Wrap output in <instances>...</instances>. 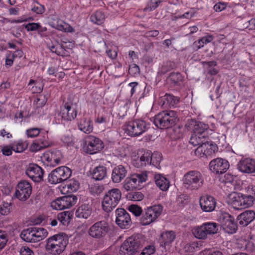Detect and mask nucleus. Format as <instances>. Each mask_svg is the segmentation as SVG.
<instances>
[{
	"label": "nucleus",
	"instance_id": "nucleus-48",
	"mask_svg": "<svg viewBox=\"0 0 255 255\" xmlns=\"http://www.w3.org/2000/svg\"><path fill=\"white\" fill-rule=\"evenodd\" d=\"M163 1V0H150L147 6L144 8V11H151L155 9Z\"/></svg>",
	"mask_w": 255,
	"mask_h": 255
},
{
	"label": "nucleus",
	"instance_id": "nucleus-22",
	"mask_svg": "<svg viewBox=\"0 0 255 255\" xmlns=\"http://www.w3.org/2000/svg\"><path fill=\"white\" fill-rule=\"evenodd\" d=\"M187 128H189L194 133L208 136L209 130V126L202 122L192 120L190 122L186 125Z\"/></svg>",
	"mask_w": 255,
	"mask_h": 255
},
{
	"label": "nucleus",
	"instance_id": "nucleus-36",
	"mask_svg": "<svg viewBox=\"0 0 255 255\" xmlns=\"http://www.w3.org/2000/svg\"><path fill=\"white\" fill-rule=\"evenodd\" d=\"M72 214L69 211H64L57 215V220L64 226H67L72 219Z\"/></svg>",
	"mask_w": 255,
	"mask_h": 255
},
{
	"label": "nucleus",
	"instance_id": "nucleus-17",
	"mask_svg": "<svg viewBox=\"0 0 255 255\" xmlns=\"http://www.w3.org/2000/svg\"><path fill=\"white\" fill-rule=\"evenodd\" d=\"M31 185L26 181H22L17 184L15 194L20 200L25 201L31 194Z\"/></svg>",
	"mask_w": 255,
	"mask_h": 255
},
{
	"label": "nucleus",
	"instance_id": "nucleus-60",
	"mask_svg": "<svg viewBox=\"0 0 255 255\" xmlns=\"http://www.w3.org/2000/svg\"><path fill=\"white\" fill-rule=\"evenodd\" d=\"M128 71L129 73L132 75H134L140 73L139 67L135 64H133L129 66Z\"/></svg>",
	"mask_w": 255,
	"mask_h": 255
},
{
	"label": "nucleus",
	"instance_id": "nucleus-27",
	"mask_svg": "<svg viewBox=\"0 0 255 255\" xmlns=\"http://www.w3.org/2000/svg\"><path fill=\"white\" fill-rule=\"evenodd\" d=\"M127 174V170L123 165H119L113 169L112 180L114 183H118L123 180Z\"/></svg>",
	"mask_w": 255,
	"mask_h": 255
},
{
	"label": "nucleus",
	"instance_id": "nucleus-26",
	"mask_svg": "<svg viewBox=\"0 0 255 255\" xmlns=\"http://www.w3.org/2000/svg\"><path fill=\"white\" fill-rule=\"evenodd\" d=\"M243 197L241 193L233 192L228 196V203L235 209L241 210L244 208Z\"/></svg>",
	"mask_w": 255,
	"mask_h": 255
},
{
	"label": "nucleus",
	"instance_id": "nucleus-6",
	"mask_svg": "<svg viewBox=\"0 0 255 255\" xmlns=\"http://www.w3.org/2000/svg\"><path fill=\"white\" fill-rule=\"evenodd\" d=\"M148 124L142 120L136 119L127 123L125 132L128 135L135 137L141 135L148 128Z\"/></svg>",
	"mask_w": 255,
	"mask_h": 255
},
{
	"label": "nucleus",
	"instance_id": "nucleus-49",
	"mask_svg": "<svg viewBox=\"0 0 255 255\" xmlns=\"http://www.w3.org/2000/svg\"><path fill=\"white\" fill-rule=\"evenodd\" d=\"M243 196L242 202L244 208L249 207L253 205L255 198L253 196L243 194Z\"/></svg>",
	"mask_w": 255,
	"mask_h": 255
},
{
	"label": "nucleus",
	"instance_id": "nucleus-39",
	"mask_svg": "<svg viewBox=\"0 0 255 255\" xmlns=\"http://www.w3.org/2000/svg\"><path fill=\"white\" fill-rule=\"evenodd\" d=\"M193 234L196 238L199 239H205L208 235L206 229L203 224L195 228L193 231Z\"/></svg>",
	"mask_w": 255,
	"mask_h": 255
},
{
	"label": "nucleus",
	"instance_id": "nucleus-43",
	"mask_svg": "<svg viewBox=\"0 0 255 255\" xmlns=\"http://www.w3.org/2000/svg\"><path fill=\"white\" fill-rule=\"evenodd\" d=\"M162 154L158 152H154L152 153V160L151 161V165L155 166L157 168H160V163L161 160Z\"/></svg>",
	"mask_w": 255,
	"mask_h": 255
},
{
	"label": "nucleus",
	"instance_id": "nucleus-62",
	"mask_svg": "<svg viewBox=\"0 0 255 255\" xmlns=\"http://www.w3.org/2000/svg\"><path fill=\"white\" fill-rule=\"evenodd\" d=\"M43 149L37 140L35 141L30 146V150L36 152Z\"/></svg>",
	"mask_w": 255,
	"mask_h": 255
},
{
	"label": "nucleus",
	"instance_id": "nucleus-41",
	"mask_svg": "<svg viewBox=\"0 0 255 255\" xmlns=\"http://www.w3.org/2000/svg\"><path fill=\"white\" fill-rule=\"evenodd\" d=\"M32 228L34 232V234L36 237L37 242L41 241L47 237L48 232L46 229L43 228Z\"/></svg>",
	"mask_w": 255,
	"mask_h": 255
},
{
	"label": "nucleus",
	"instance_id": "nucleus-15",
	"mask_svg": "<svg viewBox=\"0 0 255 255\" xmlns=\"http://www.w3.org/2000/svg\"><path fill=\"white\" fill-rule=\"evenodd\" d=\"M116 223L122 229H128L131 224L129 214L123 208L116 210Z\"/></svg>",
	"mask_w": 255,
	"mask_h": 255
},
{
	"label": "nucleus",
	"instance_id": "nucleus-37",
	"mask_svg": "<svg viewBox=\"0 0 255 255\" xmlns=\"http://www.w3.org/2000/svg\"><path fill=\"white\" fill-rule=\"evenodd\" d=\"M105 19V16L104 12L100 10L96 11L90 16L91 21L97 25H100L103 23Z\"/></svg>",
	"mask_w": 255,
	"mask_h": 255
},
{
	"label": "nucleus",
	"instance_id": "nucleus-63",
	"mask_svg": "<svg viewBox=\"0 0 255 255\" xmlns=\"http://www.w3.org/2000/svg\"><path fill=\"white\" fill-rule=\"evenodd\" d=\"M13 147L8 146H5L1 149V152L4 155L9 156L12 154Z\"/></svg>",
	"mask_w": 255,
	"mask_h": 255
},
{
	"label": "nucleus",
	"instance_id": "nucleus-9",
	"mask_svg": "<svg viewBox=\"0 0 255 255\" xmlns=\"http://www.w3.org/2000/svg\"><path fill=\"white\" fill-rule=\"evenodd\" d=\"M109 230L108 224L105 221H100L94 223L88 230L89 235L96 239H102L106 236Z\"/></svg>",
	"mask_w": 255,
	"mask_h": 255
},
{
	"label": "nucleus",
	"instance_id": "nucleus-50",
	"mask_svg": "<svg viewBox=\"0 0 255 255\" xmlns=\"http://www.w3.org/2000/svg\"><path fill=\"white\" fill-rule=\"evenodd\" d=\"M169 79L174 84L177 85L179 82L182 81L183 78L179 72H172L170 74Z\"/></svg>",
	"mask_w": 255,
	"mask_h": 255
},
{
	"label": "nucleus",
	"instance_id": "nucleus-14",
	"mask_svg": "<svg viewBox=\"0 0 255 255\" xmlns=\"http://www.w3.org/2000/svg\"><path fill=\"white\" fill-rule=\"evenodd\" d=\"M229 162L222 158H217L211 160L209 164L211 171L216 174H222L229 168Z\"/></svg>",
	"mask_w": 255,
	"mask_h": 255
},
{
	"label": "nucleus",
	"instance_id": "nucleus-51",
	"mask_svg": "<svg viewBox=\"0 0 255 255\" xmlns=\"http://www.w3.org/2000/svg\"><path fill=\"white\" fill-rule=\"evenodd\" d=\"M128 209L135 216H139L142 212L141 208L136 205H131L128 206Z\"/></svg>",
	"mask_w": 255,
	"mask_h": 255
},
{
	"label": "nucleus",
	"instance_id": "nucleus-53",
	"mask_svg": "<svg viewBox=\"0 0 255 255\" xmlns=\"http://www.w3.org/2000/svg\"><path fill=\"white\" fill-rule=\"evenodd\" d=\"M175 67V63L171 61H168L165 63L161 67V71L163 73L173 69Z\"/></svg>",
	"mask_w": 255,
	"mask_h": 255
},
{
	"label": "nucleus",
	"instance_id": "nucleus-18",
	"mask_svg": "<svg viewBox=\"0 0 255 255\" xmlns=\"http://www.w3.org/2000/svg\"><path fill=\"white\" fill-rule=\"evenodd\" d=\"M60 114L64 120H74L77 115V110L75 105L72 102L65 103L61 107Z\"/></svg>",
	"mask_w": 255,
	"mask_h": 255
},
{
	"label": "nucleus",
	"instance_id": "nucleus-24",
	"mask_svg": "<svg viewBox=\"0 0 255 255\" xmlns=\"http://www.w3.org/2000/svg\"><path fill=\"white\" fill-rule=\"evenodd\" d=\"M200 206L204 212H212L214 210L216 202L215 199L211 196L205 195L200 197Z\"/></svg>",
	"mask_w": 255,
	"mask_h": 255
},
{
	"label": "nucleus",
	"instance_id": "nucleus-8",
	"mask_svg": "<svg viewBox=\"0 0 255 255\" xmlns=\"http://www.w3.org/2000/svg\"><path fill=\"white\" fill-rule=\"evenodd\" d=\"M140 246V241L136 237H130L122 245L119 252L120 255H134L139 251Z\"/></svg>",
	"mask_w": 255,
	"mask_h": 255
},
{
	"label": "nucleus",
	"instance_id": "nucleus-23",
	"mask_svg": "<svg viewBox=\"0 0 255 255\" xmlns=\"http://www.w3.org/2000/svg\"><path fill=\"white\" fill-rule=\"evenodd\" d=\"M217 149V147L215 144L210 143L207 140L203 145L199 146L195 150V153L200 157H203V155L207 157L215 153Z\"/></svg>",
	"mask_w": 255,
	"mask_h": 255
},
{
	"label": "nucleus",
	"instance_id": "nucleus-42",
	"mask_svg": "<svg viewBox=\"0 0 255 255\" xmlns=\"http://www.w3.org/2000/svg\"><path fill=\"white\" fill-rule=\"evenodd\" d=\"M206 229L208 235L217 234L219 231V225L216 223L207 222L203 224Z\"/></svg>",
	"mask_w": 255,
	"mask_h": 255
},
{
	"label": "nucleus",
	"instance_id": "nucleus-29",
	"mask_svg": "<svg viewBox=\"0 0 255 255\" xmlns=\"http://www.w3.org/2000/svg\"><path fill=\"white\" fill-rule=\"evenodd\" d=\"M78 126L79 130L86 133H89L93 130V122L90 119L82 118L79 122Z\"/></svg>",
	"mask_w": 255,
	"mask_h": 255
},
{
	"label": "nucleus",
	"instance_id": "nucleus-45",
	"mask_svg": "<svg viewBox=\"0 0 255 255\" xmlns=\"http://www.w3.org/2000/svg\"><path fill=\"white\" fill-rule=\"evenodd\" d=\"M143 197V195L140 192H131L127 195V199L133 201H141Z\"/></svg>",
	"mask_w": 255,
	"mask_h": 255
},
{
	"label": "nucleus",
	"instance_id": "nucleus-25",
	"mask_svg": "<svg viewBox=\"0 0 255 255\" xmlns=\"http://www.w3.org/2000/svg\"><path fill=\"white\" fill-rule=\"evenodd\" d=\"M151 160L152 152L150 150H146L143 151L139 158L138 157L132 160V164L136 168H140L146 165H151Z\"/></svg>",
	"mask_w": 255,
	"mask_h": 255
},
{
	"label": "nucleus",
	"instance_id": "nucleus-46",
	"mask_svg": "<svg viewBox=\"0 0 255 255\" xmlns=\"http://www.w3.org/2000/svg\"><path fill=\"white\" fill-rule=\"evenodd\" d=\"M172 138L175 140L179 139L183 136V128L180 126L175 127L170 133Z\"/></svg>",
	"mask_w": 255,
	"mask_h": 255
},
{
	"label": "nucleus",
	"instance_id": "nucleus-13",
	"mask_svg": "<svg viewBox=\"0 0 255 255\" xmlns=\"http://www.w3.org/2000/svg\"><path fill=\"white\" fill-rule=\"evenodd\" d=\"M221 226L224 231L228 234L235 233L237 230V225L233 217L227 213H224L219 218Z\"/></svg>",
	"mask_w": 255,
	"mask_h": 255
},
{
	"label": "nucleus",
	"instance_id": "nucleus-59",
	"mask_svg": "<svg viewBox=\"0 0 255 255\" xmlns=\"http://www.w3.org/2000/svg\"><path fill=\"white\" fill-rule=\"evenodd\" d=\"M39 27V23H28L25 25L24 27L25 29L29 31H35L37 30Z\"/></svg>",
	"mask_w": 255,
	"mask_h": 255
},
{
	"label": "nucleus",
	"instance_id": "nucleus-3",
	"mask_svg": "<svg viewBox=\"0 0 255 255\" xmlns=\"http://www.w3.org/2000/svg\"><path fill=\"white\" fill-rule=\"evenodd\" d=\"M122 193L120 189L113 188L107 191L102 200L103 210L109 213L111 212L120 202Z\"/></svg>",
	"mask_w": 255,
	"mask_h": 255
},
{
	"label": "nucleus",
	"instance_id": "nucleus-44",
	"mask_svg": "<svg viewBox=\"0 0 255 255\" xmlns=\"http://www.w3.org/2000/svg\"><path fill=\"white\" fill-rule=\"evenodd\" d=\"M165 99L166 102H164L166 104L168 105L170 107H174L177 105L179 102V98L175 97L169 94H166L165 95Z\"/></svg>",
	"mask_w": 255,
	"mask_h": 255
},
{
	"label": "nucleus",
	"instance_id": "nucleus-4",
	"mask_svg": "<svg viewBox=\"0 0 255 255\" xmlns=\"http://www.w3.org/2000/svg\"><path fill=\"white\" fill-rule=\"evenodd\" d=\"M204 181L203 176L200 172L190 171L184 176L183 186L186 189L197 190L203 186Z\"/></svg>",
	"mask_w": 255,
	"mask_h": 255
},
{
	"label": "nucleus",
	"instance_id": "nucleus-20",
	"mask_svg": "<svg viewBox=\"0 0 255 255\" xmlns=\"http://www.w3.org/2000/svg\"><path fill=\"white\" fill-rule=\"evenodd\" d=\"M94 213L93 204L91 202L82 203L76 210V217L80 219H87Z\"/></svg>",
	"mask_w": 255,
	"mask_h": 255
},
{
	"label": "nucleus",
	"instance_id": "nucleus-5",
	"mask_svg": "<svg viewBox=\"0 0 255 255\" xmlns=\"http://www.w3.org/2000/svg\"><path fill=\"white\" fill-rule=\"evenodd\" d=\"M72 170L69 168L62 166L52 170L48 175V182L56 184L67 180L71 175Z\"/></svg>",
	"mask_w": 255,
	"mask_h": 255
},
{
	"label": "nucleus",
	"instance_id": "nucleus-57",
	"mask_svg": "<svg viewBox=\"0 0 255 255\" xmlns=\"http://www.w3.org/2000/svg\"><path fill=\"white\" fill-rule=\"evenodd\" d=\"M124 188L127 191H131L134 189H136L134 186H133L132 182H131L130 178L128 177L125 181L124 185Z\"/></svg>",
	"mask_w": 255,
	"mask_h": 255
},
{
	"label": "nucleus",
	"instance_id": "nucleus-40",
	"mask_svg": "<svg viewBox=\"0 0 255 255\" xmlns=\"http://www.w3.org/2000/svg\"><path fill=\"white\" fill-rule=\"evenodd\" d=\"M80 187V183L78 180L75 179H71L67 181L65 188H67V192L73 193L76 192Z\"/></svg>",
	"mask_w": 255,
	"mask_h": 255
},
{
	"label": "nucleus",
	"instance_id": "nucleus-11",
	"mask_svg": "<svg viewBox=\"0 0 255 255\" xmlns=\"http://www.w3.org/2000/svg\"><path fill=\"white\" fill-rule=\"evenodd\" d=\"M77 199V197L74 195L65 196L51 202V207L57 210L69 208L76 203Z\"/></svg>",
	"mask_w": 255,
	"mask_h": 255
},
{
	"label": "nucleus",
	"instance_id": "nucleus-1",
	"mask_svg": "<svg viewBox=\"0 0 255 255\" xmlns=\"http://www.w3.org/2000/svg\"><path fill=\"white\" fill-rule=\"evenodd\" d=\"M69 243L68 236L60 233L49 237L46 241L45 249L52 255H60Z\"/></svg>",
	"mask_w": 255,
	"mask_h": 255
},
{
	"label": "nucleus",
	"instance_id": "nucleus-61",
	"mask_svg": "<svg viewBox=\"0 0 255 255\" xmlns=\"http://www.w3.org/2000/svg\"><path fill=\"white\" fill-rule=\"evenodd\" d=\"M20 255H34V253L29 247H22L20 250Z\"/></svg>",
	"mask_w": 255,
	"mask_h": 255
},
{
	"label": "nucleus",
	"instance_id": "nucleus-54",
	"mask_svg": "<svg viewBox=\"0 0 255 255\" xmlns=\"http://www.w3.org/2000/svg\"><path fill=\"white\" fill-rule=\"evenodd\" d=\"M7 240V236L5 232L0 230V250L5 247Z\"/></svg>",
	"mask_w": 255,
	"mask_h": 255
},
{
	"label": "nucleus",
	"instance_id": "nucleus-16",
	"mask_svg": "<svg viewBox=\"0 0 255 255\" xmlns=\"http://www.w3.org/2000/svg\"><path fill=\"white\" fill-rule=\"evenodd\" d=\"M63 158L61 152L58 150H49L43 155V159L48 166L55 167L59 164Z\"/></svg>",
	"mask_w": 255,
	"mask_h": 255
},
{
	"label": "nucleus",
	"instance_id": "nucleus-64",
	"mask_svg": "<svg viewBox=\"0 0 255 255\" xmlns=\"http://www.w3.org/2000/svg\"><path fill=\"white\" fill-rule=\"evenodd\" d=\"M227 4L224 2H219L214 6V9L216 11H221L226 8Z\"/></svg>",
	"mask_w": 255,
	"mask_h": 255
},
{
	"label": "nucleus",
	"instance_id": "nucleus-30",
	"mask_svg": "<svg viewBox=\"0 0 255 255\" xmlns=\"http://www.w3.org/2000/svg\"><path fill=\"white\" fill-rule=\"evenodd\" d=\"M32 227L24 229L20 233V237L24 241L28 243L37 242Z\"/></svg>",
	"mask_w": 255,
	"mask_h": 255
},
{
	"label": "nucleus",
	"instance_id": "nucleus-35",
	"mask_svg": "<svg viewBox=\"0 0 255 255\" xmlns=\"http://www.w3.org/2000/svg\"><path fill=\"white\" fill-rule=\"evenodd\" d=\"M48 48L52 52L56 53L57 55L63 56L65 54L66 50L64 47L59 42L49 44Z\"/></svg>",
	"mask_w": 255,
	"mask_h": 255
},
{
	"label": "nucleus",
	"instance_id": "nucleus-19",
	"mask_svg": "<svg viewBox=\"0 0 255 255\" xmlns=\"http://www.w3.org/2000/svg\"><path fill=\"white\" fill-rule=\"evenodd\" d=\"M25 173L34 182H39L42 180L44 171L37 164H30L27 167Z\"/></svg>",
	"mask_w": 255,
	"mask_h": 255
},
{
	"label": "nucleus",
	"instance_id": "nucleus-56",
	"mask_svg": "<svg viewBox=\"0 0 255 255\" xmlns=\"http://www.w3.org/2000/svg\"><path fill=\"white\" fill-rule=\"evenodd\" d=\"M155 252V247L149 245L144 248L140 255H151Z\"/></svg>",
	"mask_w": 255,
	"mask_h": 255
},
{
	"label": "nucleus",
	"instance_id": "nucleus-55",
	"mask_svg": "<svg viewBox=\"0 0 255 255\" xmlns=\"http://www.w3.org/2000/svg\"><path fill=\"white\" fill-rule=\"evenodd\" d=\"M10 204L7 202H4L0 205V214L2 215H7L10 211Z\"/></svg>",
	"mask_w": 255,
	"mask_h": 255
},
{
	"label": "nucleus",
	"instance_id": "nucleus-58",
	"mask_svg": "<svg viewBox=\"0 0 255 255\" xmlns=\"http://www.w3.org/2000/svg\"><path fill=\"white\" fill-rule=\"evenodd\" d=\"M26 133L28 137H34L37 136L40 133L39 128H31L26 130Z\"/></svg>",
	"mask_w": 255,
	"mask_h": 255
},
{
	"label": "nucleus",
	"instance_id": "nucleus-7",
	"mask_svg": "<svg viewBox=\"0 0 255 255\" xmlns=\"http://www.w3.org/2000/svg\"><path fill=\"white\" fill-rule=\"evenodd\" d=\"M162 210L163 207L160 204L145 209L140 218V223L146 226L153 223L160 215Z\"/></svg>",
	"mask_w": 255,
	"mask_h": 255
},
{
	"label": "nucleus",
	"instance_id": "nucleus-31",
	"mask_svg": "<svg viewBox=\"0 0 255 255\" xmlns=\"http://www.w3.org/2000/svg\"><path fill=\"white\" fill-rule=\"evenodd\" d=\"M136 188L139 187V184L145 182L147 178L146 172L134 173L129 177Z\"/></svg>",
	"mask_w": 255,
	"mask_h": 255
},
{
	"label": "nucleus",
	"instance_id": "nucleus-10",
	"mask_svg": "<svg viewBox=\"0 0 255 255\" xmlns=\"http://www.w3.org/2000/svg\"><path fill=\"white\" fill-rule=\"evenodd\" d=\"M176 234L174 231H167L161 234L158 242L159 243V249L164 254H167L170 252L172 247V244L175 240Z\"/></svg>",
	"mask_w": 255,
	"mask_h": 255
},
{
	"label": "nucleus",
	"instance_id": "nucleus-34",
	"mask_svg": "<svg viewBox=\"0 0 255 255\" xmlns=\"http://www.w3.org/2000/svg\"><path fill=\"white\" fill-rule=\"evenodd\" d=\"M155 182L156 185L162 191H166L169 187L168 180L160 174H155L154 176Z\"/></svg>",
	"mask_w": 255,
	"mask_h": 255
},
{
	"label": "nucleus",
	"instance_id": "nucleus-21",
	"mask_svg": "<svg viewBox=\"0 0 255 255\" xmlns=\"http://www.w3.org/2000/svg\"><path fill=\"white\" fill-rule=\"evenodd\" d=\"M237 168L240 171L244 173H255V160L250 158H242L238 162Z\"/></svg>",
	"mask_w": 255,
	"mask_h": 255
},
{
	"label": "nucleus",
	"instance_id": "nucleus-2",
	"mask_svg": "<svg viewBox=\"0 0 255 255\" xmlns=\"http://www.w3.org/2000/svg\"><path fill=\"white\" fill-rule=\"evenodd\" d=\"M178 120V115L176 112L164 111L154 116L153 123L158 128L166 129L174 126Z\"/></svg>",
	"mask_w": 255,
	"mask_h": 255
},
{
	"label": "nucleus",
	"instance_id": "nucleus-32",
	"mask_svg": "<svg viewBox=\"0 0 255 255\" xmlns=\"http://www.w3.org/2000/svg\"><path fill=\"white\" fill-rule=\"evenodd\" d=\"M107 169L105 166H99L93 169L92 172V178L95 180H102L107 176Z\"/></svg>",
	"mask_w": 255,
	"mask_h": 255
},
{
	"label": "nucleus",
	"instance_id": "nucleus-28",
	"mask_svg": "<svg viewBox=\"0 0 255 255\" xmlns=\"http://www.w3.org/2000/svg\"><path fill=\"white\" fill-rule=\"evenodd\" d=\"M238 220L240 225L247 226L255 220V212L253 210H247L238 217Z\"/></svg>",
	"mask_w": 255,
	"mask_h": 255
},
{
	"label": "nucleus",
	"instance_id": "nucleus-12",
	"mask_svg": "<svg viewBox=\"0 0 255 255\" xmlns=\"http://www.w3.org/2000/svg\"><path fill=\"white\" fill-rule=\"evenodd\" d=\"M84 150L90 154H93L101 151L104 148L103 141L94 136H88L85 142Z\"/></svg>",
	"mask_w": 255,
	"mask_h": 255
},
{
	"label": "nucleus",
	"instance_id": "nucleus-47",
	"mask_svg": "<svg viewBox=\"0 0 255 255\" xmlns=\"http://www.w3.org/2000/svg\"><path fill=\"white\" fill-rule=\"evenodd\" d=\"M45 9L44 5L40 4L37 1L34 0L31 11L36 14H41L45 12Z\"/></svg>",
	"mask_w": 255,
	"mask_h": 255
},
{
	"label": "nucleus",
	"instance_id": "nucleus-38",
	"mask_svg": "<svg viewBox=\"0 0 255 255\" xmlns=\"http://www.w3.org/2000/svg\"><path fill=\"white\" fill-rule=\"evenodd\" d=\"M213 39V35L207 34L199 39L198 41L194 42V45L197 48V49H199L203 47L205 44H207L212 42Z\"/></svg>",
	"mask_w": 255,
	"mask_h": 255
},
{
	"label": "nucleus",
	"instance_id": "nucleus-52",
	"mask_svg": "<svg viewBox=\"0 0 255 255\" xmlns=\"http://www.w3.org/2000/svg\"><path fill=\"white\" fill-rule=\"evenodd\" d=\"M104 187L103 185L99 184H94L90 188V191L94 195H99L104 190Z\"/></svg>",
	"mask_w": 255,
	"mask_h": 255
},
{
	"label": "nucleus",
	"instance_id": "nucleus-33",
	"mask_svg": "<svg viewBox=\"0 0 255 255\" xmlns=\"http://www.w3.org/2000/svg\"><path fill=\"white\" fill-rule=\"evenodd\" d=\"M208 139L209 136L193 132L190 137L189 142L194 146L199 145V146L203 145Z\"/></svg>",
	"mask_w": 255,
	"mask_h": 255
}]
</instances>
